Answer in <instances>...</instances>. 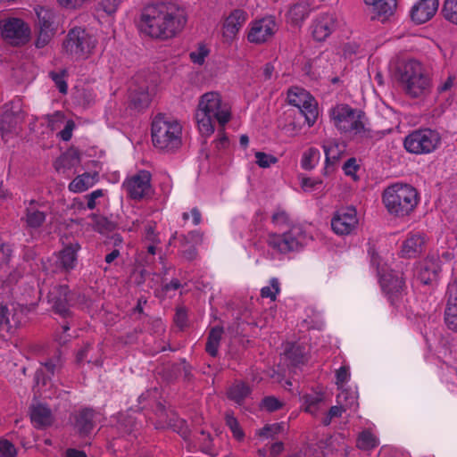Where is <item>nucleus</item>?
<instances>
[{
  "label": "nucleus",
  "instance_id": "2eb2a0df",
  "mask_svg": "<svg viewBox=\"0 0 457 457\" xmlns=\"http://www.w3.org/2000/svg\"><path fill=\"white\" fill-rule=\"evenodd\" d=\"M379 282L383 291L388 296L391 303L394 304L404 288L403 273L399 274L394 270L385 272L380 275Z\"/></svg>",
  "mask_w": 457,
  "mask_h": 457
},
{
  "label": "nucleus",
  "instance_id": "aec40b11",
  "mask_svg": "<svg viewBox=\"0 0 457 457\" xmlns=\"http://www.w3.org/2000/svg\"><path fill=\"white\" fill-rule=\"evenodd\" d=\"M319 115L318 103L313 96L311 97L300 109L290 110L287 112L288 118L294 120L299 118L303 119L308 123L309 127L314 125Z\"/></svg>",
  "mask_w": 457,
  "mask_h": 457
},
{
  "label": "nucleus",
  "instance_id": "7c9ffc66",
  "mask_svg": "<svg viewBox=\"0 0 457 457\" xmlns=\"http://www.w3.org/2000/svg\"><path fill=\"white\" fill-rule=\"evenodd\" d=\"M80 248L79 244L69 245L65 246L60 253L58 256L59 266L65 270H70L75 267V263L77 261V252Z\"/></svg>",
  "mask_w": 457,
  "mask_h": 457
},
{
  "label": "nucleus",
  "instance_id": "052dcab7",
  "mask_svg": "<svg viewBox=\"0 0 457 457\" xmlns=\"http://www.w3.org/2000/svg\"><path fill=\"white\" fill-rule=\"evenodd\" d=\"M120 0H101L98 3V9L103 10L108 15H112L116 12Z\"/></svg>",
  "mask_w": 457,
  "mask_h": 457
},
{
  "label": "nucleus",
  "instance_id": "58836bf2",
  "mask_svg": "<svg viewBox=\"0 0 457 457\" xmlns=\"http://www.w3.org/2000/svg\"><path fill=\"white\" fill-rule=\"evenodd\" d=\"M90 219L93 221L94 228L101 234L113 231L117 224L112 220H109L106 217L92 213Z\"/></svg>",
  "mask_w": 457,
  "mask_h": 457
},
{
  "label": "nucleus",
  "instance_id": "c9c22d12",
  "mask_svg": "<svg viewBox=\"0 0 457 457\" xmlns=\"http://www.w3.org/2000/svg\"><path fill=\"white\" fill-rule=\"evenodd\" d=\"M309 13L310 8L308 4L297 3L290 8L287 16L293 25L299 26L308 17Z\"/></svg>",
  "mask_w": 457,
  "mask_h": 457
},
{
  "label": "nucleus",
  "instance_id": "de8ad7c7",
  "mask_svg": "<svg viewBox=\"0 0 457 457\" xmlns=\"http://www.w3.org/2000/svg\"><path fill=\"white\" fill-rule=\"evenodd\" d=\"M320 157V151L317 148L311 147L303 153L302 159V167L306 170L313 169V161Z\"/></svg>",
  "mask_w": 457,
  "mask_h": 457
},
{
  "label": "nucleus",
  "instance_id": "f3484780",
  "mask_svg": "<svg viewBox=\"0 0 457 457\" xmlns=\"http://www.w3.org/2000/svg\"><path fill=\"white\" fill-rule=\"evenodd\" d=\"M438 0H419L411 7V21L416 24H423L431 20L438 9Z\"/></svg>",
  "mask_w": 457,
  "mask_h": 457
},
{
  "label": "nucleus",
  "instance_id": "0eeeda50",
  "mask_svg": "<svg viewBox=\"0 0 457 457\" xmlns=\"http://www.w3.org/2000/svg\"><path fill=\"white\" fill-rule=\"evenodd\" d=\"M79 294L71 290L67 285L54 286L48 293V303L55 314L62 319L74 317L71 307L78 303Z\"/></svg>",
  "mask_w": 457,
  "mask_h": 457
},
{
  "label": "nucleus",
  "instance_id": "412c9836",
  "mask_svg": "<svg viewBox=\"0 0 457 457\" xmlns=\"http://www.w3.org/2000/svg\"><path fill=\"white\" fill-rule=\"evenodd\" d=\"M283 355L288 366L298 367L307 361L305 346L296 342H287L284 345Z\"/></svg>",
  "mask_w": 457,
  "mask_h": 457
},
{
  "label": "nucleus",
  "instance_id": "6ab92c4d",
  "mask_svg": "<svg viewBox=\"0 0 457 457\" xmlns=\"http://www.w3.org/2000/svg\"><path fill=\"white\" fill-rule=\"evenodd\" d=\"M335 29V18L328 13L320 15L311 26L312 37L319 42L324 41Z\"/></svg>",
  "mask_w": 457,
  "mask_h": 457
},
{
  "label": "nucleus",
  "instance_id": "bb28decb",
  "mask_svg": "<svg viewBox=\"0 0 457 457\" xmlns=\"http://www.w3.org/2000/svg\"><path fill=\"white\" fill-rule=\"evenodd\" d=\"M81 162L80 152L78 148L71 146L66 150L54 163L57 171L71 170Z\"/></svg>",
  "mask_w": 457,
  "mask_h": 457
},
{
  "label": "nucleus",
  "instance_id": "72a5a7b5",
  "mask_svg": "<svg viewBox=\"0 0 457 457\" xmlns=\"http://www.w3.org/2000/svg\"><path fill=\"white\" fill-rule=\"evenodd\" d=\"M323 149L326 155L325 174H327L330 167L340 160L342 150L339 149V144L336 141H330L324 144Z\"/></svg>",
  "mask_w": 457,
  "mask_h": 457
},
{
  "label": "nucleus",
  "instance_id": "7ed1b4c3",
  "mask_svg": "<svg viewBox=\"0 0 457 457\" xmlns=\"http://www.w3.org/2000/svg\"><path fill=\"white\" fill-rule=\"evenodd\" d=\"M382 199L391 215L403 218L409 216L415 210L420 195L412 186L397 183L384 190Z\"/></svg>",
  "mask_w": 457,
  "mask_h": 457
},
{
  "label": "nucleus",
  "instance_id": "cd10ccee",
  "mask_svg": "<svg viewBox=\"0 0 457 457\" xmlns=\"http://www.w3.org/2000/svg\"><path fill=\"white\" fill-rule=\"evenodd\" d=\"M441 267L437 260L432 257L424 262L418 274V279L424 285H429L436 280Z\"/></svg>",
  "mask_w": 457,
  "mask_h": 457
},
{
  "label": "nucleus",
  "instance_id": "dca6fc26",
  "mask_svg": "<svg viewBox=\"0 0 457 457\" xmlns=\"http://www.w3.org/2000/svg\"><path fill=\"white\" fill-rule=\"evenodd\" d=\"M129 108L137 112L146 109L151 102L146 82L134 79L129 88Z\"/></svg>",
  "mask_w": 457,
  "mask_h": 457
},
{
  "label": "nucleus",
  "instance_id": "393cba45",
  "mask_svg": "<svg viewBox=\"0 0 457 457\" xmlns=\"http://www.w3.org/2000/svg\"><path fill=\"white\" fill-rule=\"evenodd\" d=\"M95 411L93 409L85 408L76 417L75 428L81 437L88 436L95 427Z\"/></svg>",
  "mask_w": 457,
  "mask_h": 457
},
{
  "label": "nucleus",
  "instance_id": "4be33fe9",
  "mask_svg": "<svg viewBox=\"0 0 457 457\" xmlns=\"http://www.w3.org/2000/svg\"><path fill=\"white\" fill-rule=\"evenodd\" d=\"M247 19V12L242 9H235L223 23V35L234 37Z\"/></svg>",
  "mask_w": 457,
  "mask_h": 457
},
{
  "label": "nucleus",
  "instance_id": "a211bd4d",
  "mask_svg": "<svg viewBox=\"0 0 457 457\" xmlns=\"http://www.w3.org/2000/svg\"><path fill=\"white\" fill-rule=\"evenodd\" d=\"M364 3L370 5L369 11L370 20H378L382 22L394 14L396 6V0H363Z\"/></svg>",
  "mask_w": 457,
  "mask_h": 457
},
{
  "label": "nucleus",
  "instance_id": "2f4dec72",
  "mask_svg": "<svg viewBox=\"0 0 457 457\" xmlns=\"http://www.w3.org/2000/svg\"><path fill=\"white\" fill-rule=\"evenodd\" d=\"M98 173L85 172L77 176L70 184L69 189L74 193H81L92 187L97 180Z\"/></svg>",
  "mask_w": 457,
  "mask_h": 457
},
{
  "label": "nucleus",
  "instance_id": "603ef678",
  "mask_svg": "<svg viewBox=\"0 0 457 457\" xmlns=\"http://www.w3.org/2000/svg\"><path fill=\"white\" fill-rule=\"evenodd\" d=\"M12 252V245L0 237V265L10 262Z\"/></svg>",
  "mask_w": 457,
  "mask_h": 457
},
{
  "label": "nucleus",
  "instance_id": "f03ea898",
  "mask_svg": "<svg viewBox=\"0 0 457 457\" xmlns=\"http://www.w3.org/2000/svg\"><path fill=\"white\" fill-rule=\"evenodd\" d=\"M231 112L222 106L220 96L216 92H208L200 98L195 112L198 129L203 137H209L214 132V120H217L219 137L214 140L218 150L226 149L229 145V139L225 133V125L230 120Z\"/></svg>",
  "mask_w": 457,
  "mask_h": 457
},
{
  "label": "nucleus",
  "instance_id": "e2e57ef3",
  "mask_svg": "<svg viewBox=\"0 0 457 457\" xmlns=\"http://www.w3.org/2000/svg\"><path fill=\"white\" fill-rule=\"evenodd\" d=\"M322 180L313 178H303L301 186L305 192H311L312 190L319 189L322 185Z\"/></svg>",
  "mask_w": 457,
  "mask_h": 457
},
{
  "label": "nucleus",
  "instance_id": "774afa93",
  "mask_svg": "<svg viewBox=\"0 0 457 457\" xmlns=\"http://www.w3.org/2000/svg\"><path fill=\"white\" fill-rule=\"evenodd\" d=\"M360 169L354 157L349 158L343 165V170L347 176H354V173Z\"/></svg>",
  "mask_w": 457,
  "mask_h": 457
},
{
  "label": "nucleus",
  "instance_id": "9d476101",
  "mask_svg": "<svg viewBox=\"0 0 457 457\" xmlns=\"http://www.w3.org/2000/svg\"><path fill=\"white\" fill-rule=\"evenodd\" d=\"M303 238L301 229L299 228H293L282 235L270 234L268 244L280 253H287L292 251H298L303 245Z\"/></svg>",
  "mask_w": 457,
  "mask_h": 457
},
{
  "label": "nucleus",
  "instance_id": "ddd939ff",
  "mask_svg": "<svg viewBox=\"0 0 457 457\" xmlns=\"http://www.w3.org/2000/svg\"><path fill=\"white\" fill-rule=\"evenodd\" d=\"M151 174L147 170H140L137 175L123 184L130 198L141 200L147 196L151 190Z\"/></svg>",
  "mask_w": 457,
  "mask_h": 457
},
{
  "label": "nucleus",
  "instance_id": "4d7b16f0",
  "mask_svg": "<svg viewBox=\"0 0 457 457\" xmlns=\"http://www.w3.org/2000/svg\"><path fill=\"white\" fill-rule=\"evenodd\" d=\"M376 442L375 436L369 431L361 432L358 438L359 446L363 449L374 448Z\"/></svg>",
  "mask_w": 457,
  "mask_h": 457
},
{
  "label": "nucleus",
  "instance_id": "f8f14e48",
  "mask_svg": "<svg viewBox=\"0 0 457 457\" xmlns=\"http://www.w3.org/2000/svg\"><path fill=\"white\" fill-rule=\"evenodd\" d=\"M357 212L353 206L338 209L331 220L333 231L337 235H348L357 226Z\"/></svg>",
  "mask_w": 457,
  "mask_h": 457
},
{
  "label": "nucleus",
  "instance_id": "338daca9",
  "mask_svg": "<svg viewBox=\"0 0 457 457\" xmlns=\"http://www.w3.org/2000/svg\"><path fill=\"white\" fill-rule=\"evenodd\" d=\"M52 376L47 374L43 368L37 369L35 372L34 380L37 386H45L51 380Z\"/></svg>",
  "mask_w": 457,
  "mask_h": 457
},
{
  "label": "nucleus",
  "instance_id": "4468645a",
  "mask_svg": "<svg viewBox=\"0 0 457 457\" xmlns=\"http://www.w3.org/2000/svg\"><path fill=\"white\" fill-rule=\"evenodd\" d=\"M277 24L272 17H265L253 22L247 39L251 43L262 44L267 42L275 33Z\"/></svg>",
  "mask_w": 457,
  "mask_h": 457
},
{
  "label": "nucleus",
  "instance_id": "39448f33",
  "mask_svg": "<svg viewBox=\"0 0 457 457\" xmlns=\"http://www.w3.org/2000/svg\"><path fill=\"white\" fill-rule=\"evenodd\" d=\"M152 141L155 147L173 152L181 145V126L177 121H168L164 114L158 113L151 128Z\"/></svg>",
  "mask_w": 457,
  "mask_h": 457
},
{
  "label": "nucleus",
  "instance_id": "a18cd8bd",
  "mask_svg": "<svg viewBox=\"0 0 457 457\" xmlns=\"http://www.w3.org/2000/svg\"><path fill=\"white\" fill-rule=\"evenodd\" d=\"M283 429V423L267 424L257 431V435L261 437L274 438V436L281 433Z\"/></svg>",
  "mask_w": 457,
  "mask_h": 457
},
{
  "label": "nucleus",
  "instance_id": "e433bc0d",
  "mask_svg": "<svg viewBox=\"0 0 457 457\" xmlns=\"http://www.w3.org/2000/svg\"><path fill=\"white\" fill-rule=\"evenodd\" d=\"M444 319L447 328L457 332V302L447 299Z\"/></svg>",
  "mask_w": 457,
  "mask_h": 457
},
{
  "label": "nucleus",
  "instance_id": "f704fd0d",
  "mask_svg": "<svg viewBox=\"0 0 457 457\" xmlns=\"http://www.w3.org/2000/svg\"><path fill=\"white\" fill-rule=\"evenodd\" d=\"M222 333L223 328L216 326L212 328L208 334L205 351L212 357H216L218 355V349L221 340Z\"/></svg>",
  "mask_w": 457,
  "mask_h": 457
},
{
  "label": "nucleus",
  "instance_id": "3c124183",
  "mask_svg": "<svg viewBox=\"0 0 457 457\" xmlns=\"http://www.w3.org/2000/svg\"><path fill=\"white\" fill-rule=\"evenodd\" d=\"M12 321V304L8 306L0 303V325L5 327L8 332H11Z\"/></svg>",
  "mask_w": 457,
  "mask_h": 457
},
{
  "label": "nucleus",
  "instance_id": "5701e85b",
  "mask_svg": "<svg viewBox=\"0 0 457 457\" xmlns=\"http://www.w3.org/2000/svg\"><path fill=\"white\" fill-rule=\"evenodd\" d=\"M136 414L132 411L119 413L116 428L121 436H131L139 429L140 424Z\"/></svg>",
  "mask_w": 457,
  "mask_h": 457
},
{
  "label": "nucleus",
  "instance_id": "13d9d810",
  "mask_svg": "<svg viewBox=\"0 0 457 457\" xmlns=\"http://www.w3.org/2000/svg\"><path fill=\"white\" fill-rule=\"evenodd\" d=\"M208 54L209 49H207L205 46L200 45L196 51H193L189 54V57L195 64L202 65Z\"/></svg>",
  "mask_w": 457,
  "mask_h": 457
},
{
  "label": "nucleus",
  "instance_id": "c85d7f7f",
  "mask_svg": "<svg viewBox=\"0 0 457 457\" xmlns=\"http://www.w3.org/2000/svg\"><path fill=\"white\" fill-rule=\"evenodd\" d=\"M252 389L245 382L235 381L227 390V397L234 403L241 405L251 395Z\"/></svg>",
  "mask_w": 457,
  "mask_h": 457
},
{
  "label": "nucleus",
  "instance_id": "c03bdc74",
  "mask_svg": "<svg viewBox=\"0 0 457 457\" xmlns=\"http://www.w3.org/2000/svg\"><path fill=\"white\" fill-rule=\"evenodd\" d=\"M49 76L54 82L59 92L62 94H66L68 91V85L65 80V77L68 76V71L65 69L60 71L59 72L51 71Z\"/></svg>",
  "mask_w": 457,
  "mask_h": 457
},
{
  "label": "nucleus",
  "instance_id": "a19ab883",
  "mask_svg": "<svg viewBox=\"0 0 457 457\" xmlns=\"http://www.w3.org/2000/svg\"><path fill=\"white\" fill-rule=\"evenodd\" d=\"M45 220V212L36 210L33 207L27 208L26 221L29 228H37L42 226Z\"/></svg>",
  "mask_w": 457,
  "mask_h": 457
},
{
  "label": "nucleus",
  "instance_id": "09e8293b",
  "mask_svg": "<svg viewBox=\"0 0 457 457\" xmlns=\"http://www.w3.org/2000/svg\"><path fill=\"white\" fill-rule=\"evenodd\" d=\"M270 287H264L261 289V296L263 298H270L271 301L276 300V295L279 293V282L278 278H271Z\"/></svg>",
  "mask_w": 457,
  "mask_h": 457
},
{
  "label": "nucleus",
  "instance_id": "bf43d9fd",
  "mask_svg": "<svg viewBox=\"0 0 457 457\" xmlns=\"http://www.w3.org/2000/svg\"><path fill=\"white\" fill-rule=\"evenodd\" d=\"M173 320L181 330L187 326V312L185 307H178L176 309Z\"/></svg>",
  "mask_w": 457,
  "mask_h": 457
},
{
  "label": "nucleus",
  "instance_id": "ea45409f",
  "mask_svg": "<svg viewBox=\"0 0 457 457\" xmlns=\"http://www.w3.org/2000/svg\"><path fill=\"white\" fill-rule=\"evenodd\" d=\"M159 374L168 383L175 382L181 374L180 363H168L160 370Z\"/></svg>",
  "mask_w": 457,
  "mask_h": 457
},
{
  "label": "nucleus",
  "instance_id": "6e6d98bb",
  "mask_svg": "<svg viewBox=\"0 0 457 457\" xmlns=\"http://www.w3.org/2000/svg\"><path fill=\"white\" fill-rule=\"evenodd\" d=\"M283 406L282 402H280L275 396H265L261 402V407L265 409L266 411L272 412L279 410Z\"/></svg>",
  "mask_w": 457,
  "mask_h": 457
},
{
  "label": "nucleus",
  "instance_id": "423d86ee",
  "mask_svg": "<svg viewBox=\"0 0 457 457\" xmlns=\"http://www.w3.org/2000/svg\"><path fill=\"white\" fill-rule=\"evenodd\" d=\"M334 124L341 132L360 134L365 130L362 118L364 112L350 107L348 104H337L330 111Z\"/></svg>",
  "mask_w": 457,
  "mask_h": 457
},
{
  "label": "nucleus",
  "instance_id": "f257e3e1",
  "mask_svg": "<svg viewBox=\"0 0 457 457\" xmlns=\"http://www.w3.org/2000/svg\"><path fill=\"white\" fill-rule=\"evenodd\" d=\"M187 21V12L179 4L157 2L142 10L139 27L143 33L152 38L166 40L179 33Z\"/></svg>",
  "mask_w": 457,
  "mask_h": 457
},
{
  "label": "nucleus",
  "instance_id": "8fccbe9b",
  "mask_svg": "<svg viewBox=\"0 0 457 457\" xmlns=\"http://www.w3.org/2000/svg\"><path fill=\"white\" fill-rule=\"evenodd\" d=\"M24 318V309L20 306H15L13 303H12L11 330L12 328L16 329L21 328L23 324Z\"/></svg>",
  "mask_w": 457,
  "mask_h": 457
},
{
  "label": "nucleus",
  "instance_id": "0e129e2a",
  "mask_svg": "<svg viewBox=\"0 0 457 457\" xmlns=\"http://www.w3.org/2000/svg\"><path fill=\"white\" fill-rule=\"evenodd\" d=\"M92 345L89 343L84 344V345L79 349L76 353L75 362L77 365L81 366L85 361L90 362V360H87V353L91 349Z\"/></svg>",
  "mask_w": 457,
  "mask_h": 457
},
{
  "label": "nucleus",
  "instance_id": "5fc2aeb1",
  "mask_svg": "<svg viewBox=\"0 0 457 457\" xmlns=\"http://www.w3.org/2000/svg\"><path fill=\"white\" fill-rule=\"evenodd\" d=\"M42 366L45 368V371L49 374L50 376H54L55 370L58 367L62 366V360L60 356V353L58 354H55L52 358L46 360L44 362H41Z\"/></svg>",
  "mask_w": 457,
  "mask_h": 457
},
{
  "label": "nucleus",
  "instance_id": "c756f323",
  "mask_svg": "<svg viewBox=\"0 0 457 457\" xmlns=\"http://www.w3.org/2000/svg\"><path fill=\"white\" fill-rule=\"evenodd\" d=\"M31 422L37 428H44L52 424V414L49 408L37 404L30 411Z\"/></svg>",
  "mask_w": 457,
  "mask_h": 457
},
{
  "label": "nucleus",
  "instance_id": "473e14b6",
  "mask_svg": "<svg viewBox=\"0 0 457 457\" xmlns=\"http://www.w3.org/2000/svg\"><path fill=\"white\" fill-rule=\"evenodd\" d=\"M37 20L35 21L36 29H56L54 27V15L49 9L42 6L35 8Z\"/></svg>",
  "mask_w": 457,
  "mask_h": 457
},
{
  "label": "nucleus",
  "instance_id": "680f3d73",
  "mask_svg": "<svg viewBox=\"0 0 457 457\" xmlns=\"http://www.w3.org/2000/svg\"><path fill=\"white\" fill-rule=\"evenodd\" d=\"M17 454L16 448L8 440L0 441V457H15Z\"/></svg>",
  "mask_w": 457,
  "mask_h": 457
},
{
  "label": "nucleus",
  "instance_id": "9b49d317",
  "mask_svg": "<svg viewBox=\"0 0 457 457\" xmlns=\"http://www.w3.org/2000/svg\"><path fill=\"white\" fill-rule=\"evenodd\" d=\"M2 36L11 45L20 46L29 41L30 29L21 19L12 18L3 25Z\"/></svg>",
  "mask_w": 457,
  "mask_h": 457
},
{
  "label": "nucleus",
  "instance_id": "37998d69",
  "mask_svg": "<svg viewBox=\"0 0 457 457\" xmlns=\"http://www.w3.org/2000/svg\"><path fill=\"white\" fill-rule=\"evenodd\" d=\"M441 12L445 20L457 25V0H445Z\"/></svg>",
  "mask_w": 457,
  "mask_h": 457
},
{
  "label": "nucleus",
  "instance_id": "b1692460",
  "mask_svg": "<svg viewBox=\"0 0 457 457\" xmlns=\"http://www.w3.org/2000/svg\"><path fill=\"white\" fill-rule=\"evenodd\" d=\"M425 237L423 234H411L403 243L401 256L403 258H415L423 249Z\"/></svg>",
  "mask_w": 457,
  "mask_h": 457
},
{
  "label": "nucleus",
  "instance_id": "79ce46f5",
  "mask_svg": "<svg viewBox=\"0 0 457 457\" xmlns=\"http://www.w3.org/2000/svg\"><path fill=\"white\" fill-rule=\"evenodd\" d=\"M226 425L229 428L233 434V436L237 441H243L245 438V433L239 425L237 418L234 417L232 412H227L225 415Z\"/></svg>",
  "mask_w": 457,
  "mask_h": 457
},
{
  "label": "nucleus",
  "instance_id": "6e6552de",
  "mask_svg": "<svg viewBox=\"0 0 457 457\" xmlns=\"http://www.w3.org/2000/svg\"><path fill=\"white\" fill-rule=\"evenodd\" d=\"M94 47L92 36L80 27L70 29L62 43V48L67 54L78 57L88 55Z\"/></svg>",
  "mask_w": 457,
  "mask_h": 457
},
{
  "label": "nucleus",
  "instance_id": "1a4fd4ad",
  "mask_svg": "<svg viewBox=\"0 0 457 457\" xmlns=\"http://www.w3.org/2000/svg\"><path fill=\"white\" fill-rule=\"evenodd\" d=\"M439 142L437 133L429 129H419L409 134L403 142L404 148L411 154H428L432 152Z\"/></svg>",
  "mask_w": 457,
  "mask_h": 457
},
{
  "label": "nucleus",
  "instance_id": "864d4df0",
  "mask_svg": "<svg viewBox=\"0 0 457 457\" xmlns=\"http://www.w3.org/2000/svg\"><path fill=\"white\" fill-rule=\"evenodd\" d=\"M256 163L261 168H269L271 164L278 162V158L272 154L263 152L255 153Z\"/></svg>",
  "mask_w": 457,
  "mask_h": 457
},
{
  "label": "nucleus",
  "instance_id": "4c0bfd02",
  "mask_svg": "<svg viewBox=\"0 0 457 457\" xmlns=\"http://www.w3.org/2000/svg\"><path fill=\"white\" fill-rule=\"evenodd\" d=\"M295 91L291 88L287 92L288 103L296 109H300L312 96L303 88L295 87Z\"/></svg>",
  "mask_w": 457,
  "mask_h": 457
},
{
  "label": "nucleus",
  "instance_id": "69168bd1",
  "mask_svg": "<svg viewBox=\"0 0 457 457\" xmlns=\"http://www.w3.org/2000/svg\"><path fill=\"white\" fill-rule=\"evenodd\" d=\"M177 424H173V428H171L174 432L180 435V436L184 440H187L190 436V429L187 426V423L185 420H177Z\"/></svg>",
  "mask_w": 457,
  "mask_h": 457
},
{
  "label": "nucleus",
  "instance_id": "20e7f679",
  "mask_svg": "<svg viewBox=\"0 0 457 457\" xmlns=\"http://www.w3.org/2000/svg\"><path fill=\"white\" fill-rule=\"evenodd\" d=\"M394 76L401 83L405 93L413 98L429 91L430 79L424 72L421 63L416 60L399 62Z\"/></svg>",
  "mask_w": 457,
  "mask_h": 457
},
{
  "label": "nucleus",
  "instance_id": "a878e982",
  "mask_svg": "<svg viewBox=\"0 0 457 457\" xmlns=\"http://www.w3.org/2000/svg\"><path fill=\"white\" fill-rule=\"evenodd\" d=\"M24 119V112L21 110H7L0 119V129L4 133L14 132L20 128Z\"/></svg>",
  "mask_w": 457,
  "mask_h": 457
},
{
  "label": "nucleus",
  "instance_id": "49530a36",
  "mask_svg": "<svg viewBox=\"0 0 457 457\" xmlns=\"http://www.w3.org/2000/svg\"><path fill=\"white\" fill-rule=\"evenodd\" d=\"M37 30L35 46L37 48L45 47L55 34L56 29H36Z\"/></svg>",
  "mask_w": 457,
  "mask_h": 457
}]
</instances>
